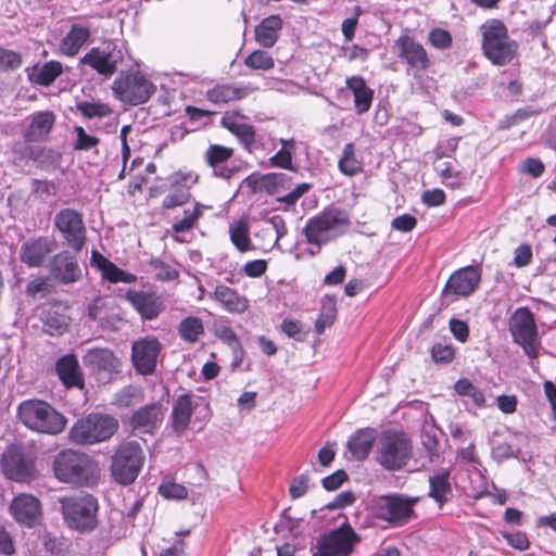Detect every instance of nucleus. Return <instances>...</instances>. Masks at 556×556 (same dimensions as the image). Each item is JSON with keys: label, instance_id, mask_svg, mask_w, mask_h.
Listing matches in <instances>:
<instances>
[{"label": "nucleus", "instance_id": "obj_1", "mask_svg": "<svg viewBox=\"0 0 556 556\" xmlns=\"http://www.w3.org/2000/svg\"><path fill=\"white\" fill-rule=\"evenodd\" d=\"M54 477L77 486H92L100 478V468L89 455L68 448L58 453L52 463Z\"/></svg>", "mask_w": 556, "mask_h": 556}, {"label": "nucleus", "instance_id": "obj_2", "mask_svg": "<svg viewBox=\"0 0 556 556\" xmlns=\"http://www.w3.org/2000/svg\"><path fill=\"white\" fill-rule=\"evenodd\" d=\"M483 55L495 66H505L518 55L519 45L511 39L506 25L497 18L480 26Z\"/></svg>", "mask_w": 556, "mask_h": 556}, {"label": "nucleus", "instance_id": "obj_3", "mask_svg": "<svg viewBox=\"0 0 556 556\" xmlns=\"http://www.w3.org/2000/svg\"><path fill=\"white\" fill-rule=\"evenodd\" d=\"M16 415L24 427L43 434L56 435L67 424V419L49 403L37 399L20 403Z\"/></svg>", "mask_w": 556, "mask_h": 556}, {"label": "nucleus", "instance_id": "obj_4", "mask_svg": "<svg viewBox=\"0 0 556 556\" xmlns=\"http://www.w3.org/2000/svg\"><path fill=\"white\" fill-rule=\"evenodd\" d=\"M118 420L108 414H89L70 429L68 438L79 445H92L112 438L118 430Z\"/></svg>", "mask_w": 556, "mask_h": 556}, {"label": "nucleus", "instance_id": "obj_5", "mask_svg": "<svg viewBox=\"0 0 556 556\" xmlns=\"http://www.w3.org/2000/svg\"><path fill=\"white\" fill-rule=\"evenodd\" d=\"M350 225L349 214L338 207H330L308 219L304 233L311 244L318 247L342 236Z\"/></svg>", "mask_w": 556, "mask_h": 556}, {"label": "nucleus", "instance_id": "obj_6", "mask_svg": "<svg viewBox=\"0 0 556 556\" xmlns=\"http://www.w3.org/2000/svg\"><path fill=\"white\" fill-rule=\"evenodd\" d=\"M377 462L387 470L403 468L412 457L413 443L402 431L384 430L378 437Z\"/></svg>", "mask_w": 556, "mask_h": 556}, {"label": "nucleus", "instance_id": "obj_7", "mask_svg": "<svg viewBox=\"0 0 556 556\" xmlns=\"http://www.w3.org/2000/svg\"><path fill=\"white\" fill-rule=\"evenodd\" d=\"M62 514L71 529L89 532L98 525V501L90 494L64 497L60 500Z\"/></svg>", "mask_w": 556, "mask_h": 556}, {"label": "nucleus", "instance_id": "obj_8", "mask_svg": "<svg viewBox=\"0 0 556 556\" xmlns=\"http://www.w3.org/2000/svg\"><path fill=\"white\" fill-rule=\"evenodd\" d=\"M143 460V451L138 442L122 443L112 457L111 473L113 479L123 485L131 484L137 479Z\"/></svg>", "mask_w": 556, "mask_h": 556}, {"label": "nucleus", "instance_id": "obj_9", "mask_svg": "<svg viewBox=\"0 0 556 556\" xmlns=\"http://www.w3.org/2000/svg\"><path fill=\"white\" fill-rule=\"evenodd\" d=\"M111 89L116 99L130 105L146 103L155 92V86L139 72H121Z\"/></svg>", "mask_w": 556, "mask_h": 556}, {"label": "nucleus", "instance_id": "obj_10", "mask_svg": "<svg viewBox=\"0 0 556 556\" xmlns=\"http://www.w3.org/2000/svg\"><path fill=\"white\" fill-rule=\"evenodd\" d=\"M416 502V498H408L401 494L381 495L372 500L371 507L378 519L400 527L414 516Z\"/></svg>", "mask_w": 556, "mask_h": 556}, {"label": "nucleus", "instance_id": "obj_11", "mask_svg": "<svg viewBox=\"0 0 556 556\" xmlns=\"http://www.w3.org/2000/svg\"><path fill=\"white\" fill-rule=\"evenodd\" d=\"M509 331L516 343L530 357L538 355V329L534 316L528 307L517 308L509 319Z\"/></svg>", "mask_w": 556, "mask_h": 556}, {"label": "nucleus", "instance_id": "obj_12", "mask_svg": "<svg viewBox=\"0 0 556 556\" xmlns=\"http://www.w3.org/2000/svg\"><path fill=\"white\" fill-rule=\"evenodd\" d=\"M0 468L4 477L18 483H29L37 478V470L33 458L26 456L16 446L4 450Z\"/></svg>", "mask_w": 556, "mask_h": 556}, {"label": "nucleus", "instance_id": "obj_13", "mask_svg": "<svg viewBox=\"0 0 556 556\" xmlns=\"http://www.w3.org/2000/svg\"><path fill=\"white\" fill-rule=\"evenodd\" d=\"M123 59L122 50L110 41L104 42L101 47L91 48L80 59V64L89 66L105 78H110L117 72Z\"/></svg>", "mask_w": 556, "mask_h": 556}, {"label": "nucleus", "instance_id": "obj_14", "mask_svg": "<svg viewBox=\"0 0 556 556\" xmlns=\"http://www.w3.org/2000/svg\"><path fill=\"white\" fill-rule=\"evenodd\" d=\"M54 227L61 232L65 243L79 252L86 243V227L83 216L73 208H62L54 216Z\"/></svg>", "mask_w": 556, "mask_h": 556}, {"label": "nucleus", "instance_id": "obj_15", "mask_svg": "<svg viewBox=\"0 0 556 556\" xmlns=\"http://www.w3.org/2000/svg\"><path fill=\"white\" fill-rule=\"evenodd\" d=\"M481 273L475 266H467L454 271L447 279L442 292V299L468 298L479 287Z\"/></svg>", "mask_w": 556, "mask_h": 556}, {"label": "nucleus", "instance_id": "obj_16", "mask_svg": "<svg viewBox=\"0 0 556 556\" xmlns=\"http://www.w3.org/2000/svg\"><path fill=\"white\" fill-rule=\"evenodd\" d=\"M164 419V408L160 403H150L138 408L124 421L134 434H154Z\"/></svg>", "mask_w": 556, "mask_h": 556}, {"label": "nucleus", "instance_id": "obj_17", "mask_svg": "<svg viewBox=\"0 0 556 556\" xmlns=\"http://www.w3.org/2000/svg\"><path fill=\"white\" fill-rule=\"evenodd\" d=\"M396 55L410 68L422 72L427 71L431 61L424 46L408 35L400 36L393 46Z\"/></svg>", "mask_w": 556, "mask_h": 556}, {"label": "nucleus", "instance_id": "obj_18", "mask_svg": "<svg viewBox=\"0 0 556 556\" xmlns=\"http://www.w3.org/2000/svg\"><path fill=\"white\" fill-rule=\"evenodd\" d=\"M160 351L161 343L154 337H146L135 341L131 348V359L135 369L141 375L153 374Z\"/></svg>", "mask_w": 556, "mask_h": 556}, {"label": "nucleus", "instance_id": "obj_19", "mask_svg": "<svg viewBox=\"0 0 556 556\" xmlns=\"http://www.w3.org/2000/svg\"><path fill=\"white\" fill-rule=\"evenodd\" d=\"M359 538L348 523L325 534L320 540L321 547L332 556H350Z\"/></svg>", "mask_w": 556, "mask_h": 556}, {"label": "nucleus", "instance_id": "obj_20", "mask_svg": "<svg viewBox=\"0 0 556 556\" xmlns=\"http://www.w3.org/2000/svg\"><path fill=\"white\" fill-rule=\"evenodd\" d=\"M10 513L16 522L31 528L41 517L40 501L31 494L21 493L13 498Z\"/></svg>", "mask_w": 556, "mask_h": 556}, {"label": "nucleus", "instance_id": "obj_21", "mask_svg": "<svg viewBox=\"0 0 556 556\" xmlns=\"http://www.w3.org/2000/svg\"><path fill=\"white\" fill-rule=\"evenodd\" d=\"M27 125L23 130L25 142H43L48 139L54 123L55 114L52 111H39L26 118Z\"/></svg>", "mask_w": 556, "mask_h": 556}, {"label": "nucleus", "instance_id": "obj_22", "mask_svg": "<svg viewBox=\"0 0 556 556\" xmlns=\"http://www.w3.org/2000/svg\"><path fill=\"white\" fill-rule=\"evenodd\" d=\"M126 300L139 313L141 318L146 320L155 319L164 309L163 301L153 292L129 289L126 292Z\"/></svg>", "mask_w": 556, "mask_h": 556}, {"label": "nucleus", "instance_id": "obj_23", "mask_svg": "<svg viewBox=\"0 0 556 556\" xmlns=\"http://www.w3.org/2000/svg\"><path fill=\"white\" fill-rule=\"evenodd\" d=\"M55 242L47 237L27 240L21 247V261L29 267H39L54 250Z\"/></svg>", "mask_w": 556, "mask_h": 556}, {"label": "nucleus", "instance_id": "obj_24", "mask_svg": "<svg viewBox=\"0 0 556 556\" xmlns=\"http://www.w3.org/2000/svg\"><path fill=\"white\" fill-rule=\"evenodd\" d=\"M50 274L62 283H73L80 278L81 270L77 261L68 252H61L52 257Z\"/></svg>", "mask_w": 556, "mask_h": 556}, {"label": "nucleus", "instance_id": "obj_25", "mask_svg": "<svg viewBox=\"0 0 556 556\" xmlns=\"http://www.w3.org/2000/svg\"><path fill=\"white\" fill-rule=\"evenodd\" d=\"M84 365L93 371H118L119 358L114 352L106 348H93L86 351L83 356Z\"/></svg>", "mask_w": 556, "mask_h": 556}, {"label": "nucleus", "instance_id": "obj_26", "mask_svg": "<svg viewBox=\"0 0 556 556\" xmlns=\"http://www.w3.org/2000/svg\"><path fill=\"white\" fill-rule=\"evenodd\" d=\"M91 265L97 267L101 271L102 277L112 283H132L137 280L136 275L117 267L98 251H92L91 253Z\"/></svg>", "mask_w": 556, "mask_h": 556}, {"label": "nucleus", "instance_id": "obj_27", "mask_svg": "<svg viewBox=\"0 0 556 556\" xmlns=\"http://www.w3.org/2000/svg\"><path fill=\"white\" fill-rule=\"evenodd\" d=\"M255 88L231 84L216 85L206 91V98L215 104H226L230 101L241 100L248 97Z\"/></svg>", "mask_w": 556, "mask_h": 556}, {"label": "nucleus", "instance_id": "obj_28", "mask_svg": "<svg viewBox=\"0 0 556 556\" xmlns=\"http://www.w3.org/2000/svg\"><path fill=\"white\" fill-rule=\"evenodd\" d=\"M213 299L230 314H243L249 308V300L225 285L215 288Z\"/></svg>", "mask_w": 556, "mask_h": 556}, {"label": "nucleus", "instance_id": "obj_29", "mask_svg": "<svg viewBox=\"0 0 556 556\" xmlns=\"http://www.w3.org/2000/svg\"><path fill=\"white\" fill-rule=\"evenodd\" d=\"M55 369L60 380L67 388L84 387L83 374L80 371L79 364L75 355L67 354L62 356L56 362Z\"/></svg>", "mask_w": 556, "mask_h": 556}, {"label": "nucleus", "instance_id": "obj_30", "mask_svg": "<svg viewBox=\"0 0 556 556\" xmlns=\"http://www.w3.org/2000/svg\"><path fill=\"white\" fill-rule=\"evenodd\" d=\"M194 406L191 396L188 394L179 395L173 403L170 414L172 428L177 433H182L189 426Z\"/></svg>", "mask_w": 556, "mask_h": 556}, {"label": "nucleus", "instance_id": "obj_31", "mask_svg": "<svg viewBox=\"0 0 556 556\" xmlns=\"http://www.w3.org/2000/svg\"><path fill=\"white\" fill-rule=\"evenodd\" d=\"M375 441V429L366 428L358 430L351 435L346 446L355 460H364L369 455Z\"/></svg>", "mask_w": 556, "mask_h": 556}, {"label": "nucleus", "instance_id": "obj_32", "mask_svg": "<svg viewBox=\"0 0 556 556\" xmlns=\"http://www.w3.org/2000/svg\"><path fill=\"white\" fill-rule=\"evenodd\" d=\"M346 87L354 96V105L358 114L368 112L371 106L374 91L366 85V81L361 76L349 77L345 81Z\"/></svg>", "mask_w": 556, "mask_h": 556}, {"label": "nucleus", "instance_id": "obj_33", "mask_svg": "<svg viewBox=\"0 0 556 556\" xmlns=\"http://www.w3.org/2000/svg\"><path fill=\"white\" fill-rule=\"evenodd\" d=\"M281 28V17L279 15H270L255 27V40L264 48H271L277 42Z\"/></svg>", "mask_w": 556, "mask_h": 556}, {"label": "nucleus", "instance_id": "obj_34", "mask_svg": "<svg viewBox=\"0 0 556 556\" xmlns=\"http://www.w3.org/2000/svg\"><path fill=\"white\" fill-rule=\"evenodd\" d=\"M236 116L235 112H226L220 119V124L235 135L245 149H250L255 141V130L251 125L238 123Z\"/></svg>", "mask_w": 556, "mask_h": 556}, {"label": "nucleus", "instance_id": "obj_35", "mask_svg": "<svg viewBox=\"0 0 556 556\" xmlns=\"http://www.w3.org/2000/svg\"><path fill=\"white\" fill-rule=\"evenodd\" d=\"M89 37L90 30L88 27L74 24L66 36L61 40L60 50L67 56H74L88 41Z\"/></svg>", "mask_w": 556, "mask_h": 556}, {"label": "nucleus", "instance_id": "obj_36", "mask_svg": "<svg viewBox=\"0 0 556 556\" xmlns=\"http://www.w3.org/2000/svg\"><path fill=\"white\" fill-rule=\"evenodd\" d=\"M63 72L62 64L58 61H50L41 67H36L30 79L40 86H50Z\"/></svg>", "mask_w": 556, "mask_h": 556}, {"label": "nucleus", "instance_id": "obj_37", "mask_svg": "<svg viewBox=\"0 0 556 556\" xmlns=\"http://www.w3.org/2000/svg\"><path fill=\"white\" fill-rule=\"evenodd\" d=\"M214 333L218 339L231 348L233 353V364L239 365L242 362L243 350L233 330L226 324H215Z\"/></svg>", "mask_w": 556, "mask_h": 556}, {"label": "nucleus", "instance_id": "obj_38", "mask_svg": "<svg viewBox=\"0 0 556 556\" xmlns=\"http://www.w3.org/2000/svg\"><path fill=\"white\" fill-rule=\"evenodd\" d=\"M28 151L29 159L45 169L56 168L62 161L61 153L50 148H29Z\"/></svg>", "mask_w": 556, "mask_h": 556}, {"label": "nucleus", "instance_id": "obj_39", "mask_svg": "<svg viewBox=\"0 0 556 556\" xmlns=\"http://www.w3.org/2000/svg\"><path fill=\"white\" fill-rule=\"evenodd\" d=\"M229 236L232 244L240 251L247 252L252 249L250 236H249V226L248 223L243 219H240L229 227Z\"/></svg>", "mask_w": 556, "mask_h": 556}, {"label": "nucleus", "instance_id": "obj_40", "mask_svg": "<svg viewBox=\"0 0 556 556\" xmlns=\"http://www.w3.org/2000/svg\"><path fill=\"white\" fill-rule=\"evenodd\" d=\"M178 331L185 341L194 343L204 331L202 320L199 317H187L181 320Z\"/></svg>", "mask_w": 556, "mask_h": 556}, {"label": "nucleus", "instance_id": "obj_41", "mask_svg": "<svg viewBox=\"0 0 556 556\" xmlns=\"http://www.w3.org/2000/svg\"><path fill=\"white\" fill-rule=\"evenodd\" d=\"M191 193L186 186H178L172 182L168 194L164 198L162 206L164 208H174L189 202Z\"/></svg>", "mask_w": 556, "mask_h": 556}, {"label": "nucleus", "instance_id": "obj_42", "mask_svg": "<svg viewBox=\"0 0 556 556\" xmlns=\"http://www.w3.org/2000/svg\"><path fill=\"white\" fill-rule=\"evenodd\" d=\"M88 316L98 321L102 329L113 330L115 326L109 320L106 316V302L101 299H94L88 307Z\"/></svg>", "mask_w": 556, "mask_h": 556}, {"label": "nucleus", "instance_id": "obj_43", "mask_svg": "<svg viewBox=\"0 0 556 556\" xmlns=\"http://www.w3.org/2000/svg\"><path fill=\"white\" fill-rule=\"evenodd\" d=\"M204 207H205L204 205H202L200 203H195V205L193 206V208L191 211H188V210L185 211L184 218L174 223L172 226V229L175 232H184V231H188V230L194 228L198 224V220L202 216Z\"/></svg>", "mask_w": 556, "mask_h": 556}, {"label": "nucleus", "instance_id": "obj_44", "mask_svg": "<svg viewBox=\"0 0 556 556\" xmlns=\"http://www.w3.org/2000/svg\"><path fill=\"white\" fill-rule=\"evenodd\" d=\"M337 317L336 303L332 300L324 301L321 312L316 319L315 330L321 334L326 328L330 327Z\"/></svg>", "mask_w": 556, "mask_h": 556}, {"label": "nucleus", "instance_id": "obj_45", "mask_svg": "<svg viewBox=\"0 0 556 556\" xmlns=\"http://www.w3.org/2000/svg\"><path fill=\"white\" fill-rule=\"evenodd\" d=\"M233 155L231 148L212 144L207 148L204 153V160L208 166H215L216 164L227 163Z\"/></svg>", "mask_w": 556, "mask_h": 556}, {"label": "nucleus", "instance_id": "obj_46", "mask_svg": "<svg viewBox=\"0 0 556 556\" xmlns=\"http://www.w3.org/2000/svg\"><path fill=\"white\" fill-rule=\"evenodd\" d=\"M339 168L342 173L349 176H353L361 170V163L355 156L353 143H348L344 146L343 155L339 161Z\"/></svg>", "mask_w": 556, "mask_h": 556}, {"label": "nucleus", "instance_id": "obj_47", "mask_svg": "<svg viewBox=\"0 0 556 556\" xmlns=\"http://www.w3.org/2000/svg\"><path fill=\"white\" fill-rule=\"evenodd\" d=\"M448 473L443 472L430 478V496L439 503L445 501V495L450 492Z\"/></svg>", "mask_w": 556, "mask_h": 556}, {"label": "nucleus", "instance_id": "obj_48", "mask_svg": "<svg viewBox=\"0 0 556 556\" xmlns=\"http://www.w3.org/2000/svg\"><path fill=\"white\" fill-rule=\"evenodd\" d=\"M244 64L252 70L268 71L275 66V61L267 52L255 50L244 59Z\"/></svg>", "mask_w": 556, "mask_h": 556}, {"label": "nucleus", "instance_id": "obj_49", "mask_svg": "<svg viewBox=\"0 0 556 556\" xmlns=\"http://www.w3.org/2000/svg\"><path fill=\"white\" fill-rule=\"evenodd\" d=\"M455 391L459 395L471 397L475 404L479 407L485 405V399L483 393L478 388H476L468 379H459L455 383Z\"/></svg>", "mask_w": 556, "mask_h": 556}, {"label": "nucleus", "instance_id": "obj_50", "mask_svg": "<svg viewBox=\"0 0 556 556\" xmlns=\"http://www.w3.org/2000/svg\"><path fill=\"white\" fill-rule=\"evenodd\" d=\"M77 110L87 118L104 117L111 114L110 106L102 102H79Z\"/></svg>", "mask_w": 556, "mask_h": 556}, {"label": "nucleus", "instance_id": "obj_51", "mask_svg": "<svg viewBox=\"0 0 556 556\" xmlns=\"http://www.w3.org/2000/svg\"><path fill=\"white\" fill-rule=\"evenodd\" d=\"M431 46L439 50L448 49L452 46V35L443 28H433L428 34Z\"/></svg>", "mask_w": 556, "mask_h": 556}, {"label": "nucleus", "instance_id": "obj_52", "mask_svg": "<svg viewBox=\"0 0 556 556\" xmlns=\"http://www.w3.org/2000/svg\"><path fill=\"white\" fill-rule=\"evenodd\" d=\"M440 176L445 186L453 189L459 188L464 182V177L455 169L452 163H445V166L440 169Z\"/></svg>", "mask_w": 556, "mask_h": 556}, {"label": "nucleus", "instance_id": "obj_53", "mask_svg": "<svg viewBox=\"0 0 556 556\" xmlns=\"http://www.w3.org/2000/svg\"><path fill=\"white\" fill-rule=\"evenodd\" d=\"M74 130L77 135V139L74 142V150H90L99 144L100 139L87 134L81 126H75Z\"/></svg>", "mask_w": 556, "mask_h": 556}, {"label": "nucleus", "instance_id": "obj_54", "mask_svg": "<svg viewBox=\"0 0 556 556\" xmlns=\"http://www.w3.org/2000/svg\"><path fill=\"white\" fill-rule=\"evenodd\" d=\"M431 357L435 363H451L455 357V350L452 344L437 343L431 349Z\"/></svg>", "mask_w": 556, "mask_h": 556}, {"label": "nucleus", "instance_id": "obj_55", "mask_svg": "<svg viewBox=\"0 0 556 556\" xmlns=\"http://www.w3.org/2000/svg\"><path fill=\"white\" fill-rule=\"evenodd\" d=\"M159 492L166 498L175 500H181L188 495V491L184 485L170 481H164L159 486Z\"/></svg>", "mask_w": 556, "mask_h": 556}, {"label": "nucleus", "instance_id": "obj_56", "mask_svg": "<svg viewBox=\"0 0 556 556\" xmlns=\"http://www.w3.org/2000/svg\"><path fill=\"white\" fill-rule=\"evenodd\" d=\"M267 227L264 231H269L270 229L276 232V238L274 242V247H279V241L287 235V226L285 219L280 215H274L266 220Z\"/></svg>", "mask_w": 556, "mask_h": 556}, {"label": "nucleus", "instance_id": "obj_57", "mask_svg": "<svg viewBox=\"0 0 556 556\" xmlns=\"http://www.w3.org/2000/svg\"><path fill=\"white\" fill-rule=\"evenodd\" d=\"M22 63L21 55L0 47V70H14Z\"/></svg>", "mask_w": 556, "mask_h": 556}, {"label": "nucleus", "instance_id": "obj_58", "mask_svg": "<svg viewBox=\"0 0 556 556\" xmlns=\"http://www.w3.org/2000/svg\"><path fill=\"white\" fill-rule=\"evenodd\" d=\"M503 538L514 548L526 551L530 546L529 539L525 532L515 531L511 533H503Z\"/></svg>", "mask_w": 556, "mask_h": 556}, {"label": "nucleus", "instance_id": "obj_59", "mask_svg": "<svg viewBox=\"0 0 556 556\" xmlns=\"http://www.w3.org/2000/svg\"><path fill=\"white\" fill-rule=\"evenodd\" d=\"M450 330L459 342L465 343L469 337V327L466 321L452 318L450 320Z\"/></svg>", "mask_w": 556, "mask_h": 556}, {"label": "nucleus", "instance_id": "obj_60", "mask_svg": "<svg viewBox=\"0 0 556 556\" xmlns=\"http://www.w3.org/2000/svg\"><path fill=\"white\" fill-rule=\"evenodd\" d=\"M308 490V477L305 475H300L295 477L289 488V493L292 498H300L303 496Z\"/></svg>", "mask_w": 556, "mask_h": 556}, {"label": "nucleus", "instance_id": "obj_61", "mask_svg": "<svg viewBox=\"0 0 556 556\" xmlns=\"http://www.w3.org/2000/svg\"><path fill=\"white\" fill-rule=\"evenodd\" d=\"M269 162L277 167L293 169L292 167V152L289 149H280Z\"/></svg>", "mask_w": 556, "mask_h": 556}, {"label": "nucleus", "instance_id": "obj_62", "mask_svg": "<svg viewBox=\"0 0 556 556\" xmlns=\"http://www.w3.org/2000/svg\"><path fill=\"white\" fill-rule=\"evenodd\" d=\"M421 444L428 452L431 460L438 456V438L437 434L430 431H424L421 434Z\"/></svg>", "mask_w": 556, "mask_h": 556}, {"label": "nucleus", "instance_id": "obj_63", "mask_svg": "<svg viewBox=\"0 0 556 556\" xmlns=\"http://www.w3.org/2000/svg\"><path fill=\"white\" fill-rule=\"evenodd\" d=\"M345 480H348L346 472L344 470H337L323 479V486L328 491H333L339 489Z\"/></svg>", "mask_w": 556, "mask_h": 556}, {"label": "nucleus", "instance_id": "obj_64", "mask_svg": "<svg viewBox=\"0 0 556 556\" xmlns=\"http://www.w3.org/2000/svg\"><path fill=\"white\" fill-rule=\"evenodd\" d=\"M267 269V262L265 260H255L248 262L243 266V273L251 278L261 277Z\"/></svg>", "mask_w": 556, "mask_h": 556}]
</instances>
